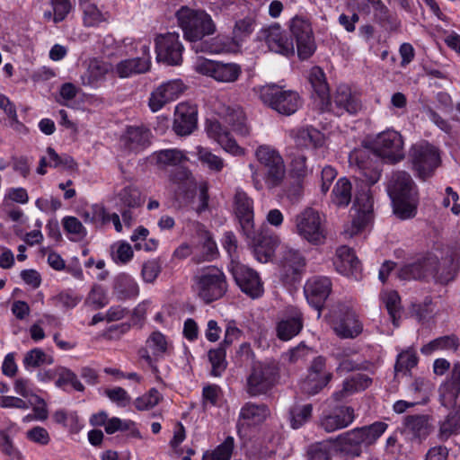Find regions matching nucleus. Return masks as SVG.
<instances>
[{"instance_id":"nucleus-1","label":"nucleus","mask_w":460,"mask_h":460,"mask_svg":"<svg viewBox=\"0 0 460 460\" xmlns=\"http://www.w3.org/2000/svg\"><path fill=\"white\" fill-rule=\"evenodd\" d=\"M387 190L393 202L394 213L399 218L408 219L415 216L416 190L408 172H394L389 181Z\"/></svg>"},{"instance_id":"nucleus-2","label":"nucleus","mask_w":460,"mask_h":460,"mask_svg":"<svg viewBox=\"0 0 460 460\" xmlns=\"http://www.w3.org/2000/svg\"><path fill=\"white\" fill-rule=\"evenodd\" d=\"M180 27L184 38L191 42L200 41L205 36L216 31V25L209 14L205 11L181 6L176 12Z\"/></svg>"},{"instance_id":"nucleus-3","label":"nucleus","mask_w":460,"mask_h":460,"mask_svg":"<svg viewBox=\"0 0 460 460\" xmlns=\"http://www.w3.org/2000/svg\"><path fill=\"white\" fill-rule=\"evenodd\" d=\"M296 233L312 245H322L327 237L324 218L320 213L306 208L295 217Z\"/></svg>"},{"instance_id":"nucleus-4","label":"nucleus","mask_w":460,"mask_h":460,"mask_svg":"<svg viewBox=\"0 0 460 460\" xmlns=\"http://www.w3.org/2000/svg\"><path fill=\"white\" fill-rule=\"evenodd\" d=\"M259 96L263 103L278 113L289 116L301 106L299 94L292 90H284L277 84H267L260 87Z\"/></svg>"},{"instance_id":"nucleus-5","label":"nucleus","mask_w":460,"mask_h":460,"mask_svg":"<svg viewBox=\"0 0 460 460\" xmlns=\"http://www.w3.org/2000/svg\"><path fill=\"white\" fill-rule=\"evenodd\" d=\"M194 281L198 296L207 304L221 298L227 290L226 276L217 267L200 270Z\"/></svg>"},{"instance_id":"nucleus-6","label":"nucleus","mask_w":460,"mask_h":460,"mask_svg":"<svg viewBox=\"0 0 460 460\" xmlns=\"http://www.w3.org/2000/svg\"><path fill=\"white\" fill-rule=\"evenodd\" d=\"M256 158L263 167V181L269 189H273L283 181L286 170L282 156L269 146L256 149Z\"/></svg>"},{"instance_id":"nucleus-7","label":"nucleus","mask_w":460,"mask_h":460,"mask_svg":"<svg viewBox=\"0 0 460 460\" xmlns=\"http://www.w3.org/2000/svg\"><path fill=\"white\" fill-rule=\"evenodd\" d=\"M371 148L385 163L395 164L403 156V141L402 136L395 130H386L379 133L372 141Z\"/></svg>"},{"instance_id":"nucleus-8","label":"nucleus","mask_w":460,"mask_h":460,"mask_svg":"<svg viewBox=\"0 0 460 460\" xmlns=\"http://www.w3.org/2000/svg\"><path fill=\"white\" fill-rule=\"evenodd\" d=\"M331 316L334 323V332L339 337L353 339L362 332V323L349 305L336 304L331 309Z\"/></svg>"},{"instance_id":"nucleus-9","label":"nucleus","mask_w":460,"mask_h":460,"mask_svg":"<svg viewBox=\"0 0 460 460\" xmlns=\"http://www.w3.org/2000/svg\"><path fill=\"white\" fill-rule=\"evenodd\" d=\"M234 208L243 234L252 244H259L261 239L253 222V201L242 189L235 190Z\"/></svg>"},{"instance_id":"nucleus-10","label":"nucleus","mask_w":460,"mask_h":460,"mask_svg":"<svg viewBox=\"0 0 460 460\" xmlns=\"http://www.w3.org/2000/svg\"><path fill=\"white\" fill-rule=\"evenodd\" d=\"M375 155L369 142L368 145L361 148L354 149L349 155V164L360 171L361 180L367 185L375 184L380 178V172L376 165L379 157Z\"/></svg>"},{"instance_id":"nucleus-11","label":"nucleus","mask_w":460,"mask_h":460,"mask_svg":"<svg viewBox=\"0 0 460 460\" xmlns=\"http://www.w3.org/2000/svg\"><path fill=\"white\" fill-rule=\"evenodd\" d=\"M289 30L296 40L298 58L300 59L309 58L316 50V43L309 21L296 15L291 19Z\"/></svg>"},{"instance_id":"nucleus-12","label":"nucleus","mask_w":460,"mask_h":460,"mask_svg":"<svg viewBox=\"0 0 460 460\" xmlns=\"http://www.w3.org/2000/svg\"><path fill=\"white\" fill-rule=\"evenodd\" d=\"M411 158L414 171L422 180L429 178L440 163L438 150L427 143L413 146Z\"/></svg>"},{"instance_id":"nucleus-13","label":"nucleus","mask_w":460,"mask_h":460,"mask_svg":"<svg viewBox=\"0 0 460 460\" xmlns=\"http://www.w3.org/2000/svg\"><path fill=\"white\" fill-rule=\"evenodd\" d=\"M156 59L168 66H178L182 61L183 46L176 32L159 34L155 40Z\"/></svg>"},{"instance_id":"nucleus-14","label":"nucleus","mask_w":460,"mask_h":460,"mask_svg":"<svg viewBox=\"0 0 460 460\" xmlns=\"http://www.w3.org/2000/svg\"><path fill=\"white\" fill-rule=\"evenodd\" d=\"M277 368L273 365L256 363L247 378V393L252 396L266 394L275 384Z\"/></svg>"},{"instance_id":"nucleus-15","label":"nucleus","mask_w":460,"mask_h":460,"mask_svg":"<svg viewBox=\"0 0 460 460\" xmlns=\"http://www.w3.org/2000/svg\"><path fill=\"white\" fill-rule=\"evenodd\" d=\"M229 268L235 283L243 293L252 298H257L262 295V282L254 270L238 261H233Z\"/></svg>"},{"instance_id":"nucleus-16","label":"nucleus","mask_w":460,"mask_h":460,"mask_svg":"<svg viewBox=\"0 0 460 460\" xmlns=\"http://www.w3.org/2000/svg\"><path fill=\"white\" fill-rule=\"evenodd\" d=\"M135 49L139 46L141 57L121 60L116 65L115 73L120 78H128L136 75L145 74L151 68L149 43L137 41Z\"/></svg>"},{"instance_id":"nucleus-17","label":"nucleus","mask_w":460,"mask_h":460,"mask_svg":"<svg viewBox=\"0 0 460 460\" xmlns=\"http://www.w3.org/2000/svg\"><path fill=\"white\" fill-rule=\"evenodd\" d=\"M351 212V229L346 230L349 236L359 233L372 219L373 200L368 190H363L356 195Z\"/></svg>"},{"instance_id":"nucleus-18","label":"nucleus","mask_w":460,"mask_h":460,"mask_svg":"<svg viewBox=\"0 0 460 460\" xmlns=\"http://www.w3.org/2000/svg\"><path fill=\"white\" fill-rule=\"evenodd\" d=\"M327 110L336 116L345 113L356 114L361 110L358 97L352 93L348 85H340L332 98L326 103Z\"/></svg>"},{"instance_id":"nucleus-19","label":"nucleus","mask_w":460,"mask_h":460,"mask_svg":"<svg viewBox=\"0 0 460 460\" xmlns=\"http://www.w3.org/2000/svg\"><path fill=\"white\" fill-rule=\"evenodd\" d=\"M261 38L272 52L285 57H290L295 54L293 40L288 37L287 32L278 23L262 29Z\"/></svg>"},{"instance_id":"nucleus-20","label":"nucleus","mask_w":460,"mask_h":460,"mask_svg":"<svg viewBox=\"0 0 460 460\" xmlns=\"http://www.w3.org/2000/svg\"><path fill=\"white\" fill-rule=\"evenodd\" d=\"M197 71L218 82L233 83L238 79L242 69L241 66L235 63L204 60L197 66Z\"/></svg>"},{"instance_id":"nucleus-21","label":"nucleus","mask_w":460,"mask_h":460,"mask_svg":"<svg viewBox=\"0 0 460 460\" xmlns=\"http://www.w3.org/2000/svg\"><path fill=\"white\" fill-rule=\"evenodd\" d=\"M332 284L328 277L314 276L306 281L304 292L308 303L320 312L332 292Z\"/></svg>"},{"instance_id":"nucleus-22","label":"nucleus","mask_w":460,"mask_h":460,"mask_svg":"<svg viewBox=\"0 0 460 460\" xmlns=\"http://www.w3.org/2000/svg\"><path fill=\"white\" fill-rule=\"evenodd\" d=\"M303 326L302 312L294 306L288 307L277 323V336L282 341H289L301 332Z\"/></svg>"},{"instance_id":"nucleus-23","label":"nucleus","mask_w":460,"mask_h":460,"mask_svg":"<svg viewBox=\"0 0 460 460\" xmlns=\"http://www.w3.org/2000/svg\"><path fill=\"white\" fill-rule=\"evenodd\" d=\"M354 409L349 406H338L328 412H323L319 425L326 432L331 433L344 429L353 422Z\"/></svg>"},{"instance_id":"nucleus-24","label":"nucleus","mask_w":460,"mask_h":460,"mask_svg":"<svg viewBox=\"0 0 460 460\" xmlns=\"http://www.w3.org/2000/svg\"><path fill=\"white\" fill-rule=\"evenodd\" d=\"M324 368L325 358L321 356L315 358L310 367V372L302 385V389L305 393L315 394L328 385L332 377V374L325 372Z\"/></svg>"},{"instance_id":"nucleus-25","label":"nucleus","mask_w":460,"mask_h":460,"mask_svg":"<svg viewBox=\"0 0 460 460\" xmlns=\"http://www.w3.org/2000/svg\"><path fill=\"white\" fill-rule=\"evenodd\" d=\"M184 90L181 80H171L162 84L152 92L149 98V107L155 112L161 110L166 103L177 99Z\"/></svg>"},{"instance_id":"nucleus-26","label":"nucleus","mask_w":460,"mask_h":460,"mask_svg":"<svg viewBox=\"0 0 460 460\" xmlns=\"http://www.w3.org/2000/svg\"><path fill=\"white\" fill-rule=\"evenodd\" d=\"M280 263L284 279L287 282H295L305 271L306 261L298 250L287 247L283 251Z\"/></svg>"},{"instance_id":"nucleus-27","label":"nucleus","mask_w":460,"mask_h":460,"mask_svg":"<svg viewBox=\"0 0 460 460\" xmlns=\"http://www.w3.org/2000/svg\"><path fill=\"white\" fill-rule=\"evenodd\" d=\"M197 107L190 103L181 102L175 108L173 119V130L179 136H188L197 127Z\"/></svg>"},{"instance_id":"nucleus-28","label":"nucleus","mask_w":460,"mask_h":460,"mask_svg":"<svg viewBox=\"0 0 460 460\" xmlns=\"http://www.w3.org/2000/svg\"><path fill=\"white\" fill-rule=\"evenodd\" d=\"M336 270L356 280L361 277V264L353 251L348 246H341L336 251L333 261Z\"/></svg>"},{"instance_id":"nucleus-29","label":"nucleus","mask_w":460,"mask_h":460,"mask_svg":"<svg viewBox=\"0 0 460 460\" xmlns=\"http://www.w3.org/2000/svg\"><path fill=\"white\" fill-rule=\"evenodd\" d=\"M437 266V260L431 256H421L402 266L398 271L401 279H421L431 274Z\"/></svg>"},{"instance_id":"nucleus-30","label":"nucleus","mask_w":460,"mask_h":460,"mask_svg":"<svg viewBox=\"0 0 460 460\" xmlns=\"http://www.w3.org/2000/svg\"><path fill=\"white\" fill-rule=\"evenodd\" d=\"M439 400L445 407L453 406L460 394V362H455L447 379L438 389Z\"/></svg>"},{"instance_id":"nucleus-31","label":"nucleus","mask_w":460,"mask_h":460,"mask_svg":"<svg viewBox=\"0 0 460 460\" xmlns=\"http://www.w3.org/2000/svg\"><path fill=\"white\" fill-rule=\"evenodd\" d=\"M206 130L208 137L216 140L226 152L234 155L243 154V148L237 145L236 141L231 137L230 133L223 128L219 121L208 120Z\"/></svg>"},{"instance_id":"nucleus-32","label":"nucleus","mask_w":460,"mask_h":460,"mask_svg":"<svg viewBox=\"0 0 460 460\" xmlns=\"http://www.w3.org/2000/svg\"><path fill=\"white\" fill-rule=\"evenodd\" d=\"M151 132L144 126H129L122 138L126 149L140 152L151 144Z\"/></svg>"},{"instance_id":"nucleus-33","label":"nucleus","mask_w":460,"mask_h":460,"mask_svg":"<svg viewBox=\"0 0 460 460\" xmlns=\"http://www.w3.org/2000/svg\"><path fill=\"white\" fill-rule=\"evenodd\" d=\"M289 135L299 148H317L322 146L324 142L323 135L313 127L293 129Z\"/></svg>"},{"instance_id":"nucleus-34","label":"nucleus","mask_w":460,"mask_h":460,"mask_svg":"<svg viewBox=\"0 0 460 460\" xmlns=\"http://www.w3.org/2000/svg\"><path fill=\"white\" fill-rule=\"evenodd\" d=\"M199 243L195 246L197 254L194 255L193 260L199 263L201 261H210L217 258L218 250L216 242L213 240L209 232L205 229L198 231Z\"/></svg>"},{"instance_id":"nucleus-35","label":"nucleus","mask_w":460,"mask_h":460,"mask_svg":"<svg viewBox=\"0 0 460 460\" xmlns=\"http://www.w3.org/2000/svg\"><path fill=\"white\" fill-rule=\"evenodd\" d=\"M404 424L406 430L420 441L426 439L433 430L431 418L429 415L407 416Z\"/></svg>"},{"instance_id":"nucleus-36","label":"nucleus","mask_w":460,"mask_h":460,"mask_svg":"<svg viewBox=\"0 0 460 460\" xmlns=\"http://www.w3.org/2000/svg\"><path fill=\"white\" fill-rule=\"evenodd\" d=\"M219 115L236 133L242 136H246L249 133L245 123V115L239 106H223Z\"/></svg>"},{"instance_id":"nucleus-37","label":"nucleus","mask_w":460,"mask_h":460,"mask_svg":"<svg viewBox=\"0 0 460 460\" xmlns=\"http://www.w3.org/2000/svg\"><path fill=\"white\" fill-rule=\"evenodd\" d=\"M370 384L371 379L367 375L356 374L349 379H346L343 382L342 389L333 393L332 396L335 401H341L355 392L365 390Z\"/></svg>"},{"instance_id":"nucleus-38","label":"nucleus","mask_w":460,"mask_h":460,"mask_svg":"<svg viewBox=\"0 0 460 460\" xmlns=\"http://www.w3.org/2000/svg\"><path fill=\"white\" fill-rule=\"evenodd\" d=\"M110 63L99 59H92L89 62L86 73L82 76L84 85H93L111 71Z\"/></svg>"},{"instance_id":"nucleus-39","label":"nucleus","mask_w":460,"mask_h":460,"mask_svg":"<svg viewBox=\"0 0 460 460\" xmlns=\"http://www.w3.org/2000/svg\"><path fill=\"white\" fill-rule=\"evenodd\" d=\"M114 291L120 300L136 297L139 293L137 283L128 274H120L114 284Z\"/></svg>"},{"instance_id":"nucleus-40","label":"nucleus","mask_w":460,"mask_h":460,"mask_svg":"<svg viewBox=\"0 0 460 460\" xmlns=\"http://www.w3.org/2000/svg\"><path fill=\"white\" fill-rule=\"evenodd\" d=\"M270 411L265 404L246 402L241 409L240 418L246 421L247 425L261 423L266 420Z\"/></svg>"},{"instance_id":"nucleus-41","label":"nucleus","mask_w":460,"mask_h":460,"mask_svg":"<svg viewBox=\"0 0 460 460\" xmlns=\"http://www.w3.org/2000/svg\"><path fill=\"white\" fill-rule=\"evenodd\" d=\"M153 159L161 168L177 166L187 161L184 153L179 149H164L153 154Z\"/></svg>"},{"instance_id":"nucleus-42","label":"nucleus","mask_w":460,"mask_h":460,"mask_svg":"<svg viewBox=\"0 0 460 460\" xmlns=\"http://www.w3.org/2000/svg\"><path fill=\"white\" fill-rule=\"evenodd\" d=\"M350 200L351 183L348 179L341 178L332 190V201L337 207H347Z\"/></svg>"},{"instance_id":"nucleus-43","label":"nucleus","mask_w":460,"mask_h":460,"mask_svg":"<svg viewBox=\"0 0 460 460\" xmlns=\"http://www.w3.org/2000/svg\"><path fill=\"white\" fill-rule=\"evenodd\" d=\"M459 346L458 339L455 335L443 336L437 338L428 344L424 345L420 351L424 355H430L433 351L442 350H453L456 351Z\"/></svg>"},{"instance_id":"nucleus-44","label":"nucleus","mask_w":460,"mask_h":460,"mask_svg":"<svg viewBox=\"0 0 460 460\" xmlns=\"http://www.w3.org/2000/svg\"><path fill=\"white\" fill-rule=\"evenodd\" d=\"M196 155L202 165L208 167L210 171L219 172L225 166L224 160L213 154L208 148L201 146H196Z\"/></svg>"},{"instance_id":"nucleus-45","label":"nucleus","mask_w":460,"mask_h":460,"mask_svg":"<svg viewBox=\"0 0 460 460\" xmlns=\"http://www.w3.org/2000/svg\"><path fill=\"white\" fill-rule=\"evenodd\" d=\"M381 299L385 304L394 326H398L401 317V298L396 291H385L381 294Z\"/></svg>"},{"instance_id":"nucleus-46","label":"nucleus","mask_w":460,"mask_h":460,"mask_svg":"<svg viewBox=\"0 0 460 460\" xmlns=\"http://www.w3.org/2000/svg\"><path fill=\"white\" fill-rule=\"evenodd\" d=\"M80 6L83 10V21L85 26H97L106 20L104 14L94 4L87 0H80Z\"/></svg>"},{"instance_id":"nucleus-47","label":"nucleus","mask_w":460,"mask_h":460,"mask_svg":"<svg viewBox=\"0 0 460 460\" xmlns=\"http://www.w3.org/2000/svg\"><path fill=\"white\" fill-rule=\"evenodd\" d=\"M309 81L314 93L323 101L328 97L329 87L323 69L319 66H314L309 74Z\"/></svg>"},{"instance_id":"nucleus-48","label":"nucleus","mask_w":460,"mask_h":460,"mask_svg":"<svg viewBox=\"0 0 460 460\" xmlns=\"http://www.w3.org/2000/svg\"><path fill=\"white\" fill-rule=\"evenodd\" d=\"M312 411L313 406L310 403L293 406L289 411L291 427L294 429L301 428L310 420Z\"/></svg>"},{"instance_id":"nucleus-49","label":"nucleus","mask_w":460,"mask_h":460,"mask_svg":"<svg viewBox=\"0 0 460 460\" xmlns=\"http://www.w3.org/2000/svg\"><path fill=\"white\" fill-rule=\"evenodd\" d=\"M332 447L329 441L314 442L305 449L306 460H332Z\"/></svg>"},{"instance_id":"nucleus-50","label":"nucleus","mask_w":460,"mask_h":460,"mask_svg":"<svg viewBox=\"0 0 460 460\" xmlns=\"http://www.w3.org/2000/svg\"><path fill=\"white\" fill-rule=\"evenodd\" d=\"M226 348L219 345L218 348L208 351V359L212 366L211 375L214 376H220L226 368Z\"/></svg>"},{"instance_id":"nucleus-51","label":"nucleus","mask_w":460,"mask_h":460,"mask_svg":"<svg viewBox=\"0 0 460 460\" xmlns=\"http://www.w3.org/2000/svg\"><path fill=\"white\" fill-rule=\"evenodd\" d=\"M58 379L56 385L58 387H64L70 385L75 391L84 392V386L78 379L77 376L68 368L58 367L57 369Z\"/></svg>"},{"instance_id":"nucleus-52","label":"nucleus","mask_w":460,"mask_h":460,"mask_svg":"<svg viewBox=\"0 0 460 460\" xmlns=\"http://www.w3.org/2000/svg\"><path fill=\"white\" fill-rule=\"evenodd\" d=\"M54 362L53 358L47 355L40 349H33L28 351L23 358V365L26 368L38 367L42 365H51Z\"/></svg>"},{"instance_id":"nucleus-53","label":"nucleus","mask_w":460,"mask_h":460,"mask_svg":"<svg viewBox=\"0 0 460 460\" xmlns=\"http://www.w3.org/2000/svg\"><path fill=\"white\" fill-rule=\"evenodd\" d=\"M387 428L388 425L383 421H376L370 425L361 427L365 446L368 447L375 444Z\"/></svg>"},{"instance_id":"nucleus-54","label":"nucleus","mask_w":460,"mask_h":460,"mask_svg":"<svg viewBox=\"0 0 460 460\" xmlns=\"http://www.w3.org/2000/svg\"><path fill=\"white\" fill-rule=\"evenodd\" d=\"M80 217L86 224H106L109 222V214L105 208L100 205H93L91 208L83 210Z\"/></svg>"},{"instance_id":"nucleus-55","label":"nucleus","mask_w":460,"mask_h":460,"mask_svg":"<svg viewBox=\"0 0 460 460\" xmlns=\"http://www.w3.org/2000/svg\"><path fill=\"white\" fill-rule=\"evenodd\" d=\"M119 199L121 207L129 208H139L143 203L139 190L131 186L123 188L119 193Z\"/></svg>"},{"instance_id":"nucleus-56","label":"nucleus","mask_w":460,"mask_h":460,"mask_svg":"<svg viewBox=\"0 0 460 460\" xmlns=\"http://www.w3.org/2000/svg\"><path fill=\"white\" fill-rule=\"evenodd\" d=\"M163 399L162 394L155 388H151L146 394L137 397L134 405L138 411H148L157 405Z\"/></svg>"},{"instance_id":"nucleus-57","label":"nucleus","mask_w":460,"mask_h":460,"mask_svg":"<svg viewBox=\"0 0 460 460\" xmlns=\"http://www.w3.org/2000/svg\"><path fill=\"white\" fill-rule=\"evenodd\" d=\"M234 448V438L227 437L212 454L206 453L202 460H230Z\"/></svg>"},{"instance_id":"nucleus-58","label":"nucleus","mask_w":460,"mask_h":460,"mask_svg":"<svg viewBox=\"0 0 460 460\" xmlns=\"http://www.w3.org/2000/svg\"><path fill=\"white\" fill-rule=\"evenodd\" d=\"M374 10L375 16L384 25H387L390 30H397L399 28L400 22L390 13L388 8L380 0L374 4Z\"/></svg>"},{"instance_id":"nucleus-59","label":"nucleus","mask_w":460,"mask_h":460,"mask_svg":"<svg viewBox=\"0 0 460 460\" xmlns=\"http://www.w3.org/2000/svg\"><path fill=\"white\" fill-rule=\"evenodd\" d=\"M133 253L131 245L127 242H118L111 246V257L116 263H128Z\"/></svg>"},{"instance_id":"nucleus-60","label":"nucleus","mask_w":460,"mask_h":460,"mask_svg":"<svg viewBox=\"0 0 460 460\" xmlns=\"http://www.w3.org/2000/svg\"><path fill=\"white\" fill-rule=\"evenodd\" d=\"M146 347L155 356H161L167 350V341L160 332H154L146 341Z\"/></svg>"},{"instance_id":"nucleus-61","label":"nucleus","mask_w":460,"mask_h":460,"mask_svg":"<svg viewBox=\"0 0 460 460\" xmlns=\"http://www.w3.org/2000/svg\"><path fill=\"white\" fill-rule=\"evenodd\" d=\"M418 363V358L413 350H405L400 353L394 366L396 373L410 370Z\"/></svg>"},{"instance_id":"nucleus-62","label":"nucleus","mask_w":460,"mask_h":460,"mask_svg":"<svg viewBox=\"0 0 460 460\" xmlns=\"http://www.w3.org/2000/svg\"><path fill=\"white\" fill-rule=\"evenodd\" d=\"M86 303L94 309L105 306L108 304V298L103 288L101 286H93L87 296Z\"/></svg>"},{"instance_id":"nucleus-63","label":"nucleus","mask_w":460,"mask_h":460,"mask_svg":"<svg viewBox=\"0 0 460 460\" xmlns=\"http://www.w3.org/2000/svg\"><path fill=\"white\" fill-rule=\"evenodd\" d=\"M337 440L341 445L347 446H365L363 435L360 428H356L349 430L343 434H341Z\"/></svg>"},{"instance_id":"nucleus-64","label":"nucleus","mask_w":460,"mask_h":460,"mask_svg":"<svg viewBox=\"0 0 460 460\" xmlns=\"http://www.w3.org/2000/svg\"><path fill=\"white\" fill-rule=\"evenodd\" d=\"M161 265L158 261L151 260L146 261L141 270L143 280L146 283H153L161 272Z\"/></svg>"}]
</instances>
